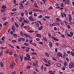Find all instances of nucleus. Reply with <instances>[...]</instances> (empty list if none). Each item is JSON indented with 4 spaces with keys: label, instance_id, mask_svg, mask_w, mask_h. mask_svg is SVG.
<instances>
[{
    "label": "nucleus",
    "instance_id": "33",
    "mask_svg": "<svg viewBox=\"0 0 74 74\" xmlns=\"http://www.w3.org/2000/svg\"><path fill=\"white\" fill-rule=\"evenodd\" d=\"M13 36L14 38H16L17 37V34H13Z\"/></svg>",
    "mask_w": 74,
    "mask_h": 74
},
{
    "label": "nucleus",
    "instance_id": "23",
    "mask_svg": "<svg viewBox=\"0 0 74 74\" xmlns=\"http://www.w3.org/2000/svg\"><path fill=\"white\" fill-rule=\"evenodd\" d=\"M30 4V2L29 1H27L26 3H25V4L26 5H29Z\"/></svg>",
    "mask_w": 74,
    "mask_h": 74
},
{
    "label": "nucleus",
    "instance_id": "12",
    "mask_svg": "<svg viewBox=\"0 0 74 74\" xmlns=\"http://www.w3.org/2000/svg\"><path fill=\"white\" fill-rule=\"evenodd\" d=\"M30 49V48H29V47H27V48L26 49V51L27 52H28L29 51V50Z\"/></svg>",
    "mask_w": 74,
    "mask_h": 74
},
{
    "label": "nucleus",
    "instance_id": "21",
    "mask_svg": "<svg viewBox=\"0 0 74 74\" xmlns=\"http://www.w3.org/2000/svg\"><path fill=\"white\" fill-rule=\"evenodd\" d=\"M32 45L34 46H37V45L36 43L34 42H33L32 43Z\"/></svg>",
    "mask_w": 74,
    "mask_h": 74
},
{
    "label": "nucleus",
    "instance_id": "25",
    "mask_svg": "<svg viewBox=\"0 0 74 74\" xmlns=\"http://www.w3.org/2000/svg\"><path fill=\"white\" fill-rule=\"evenodd\" d=\"M45 18L47 19H50V16H45Z\"/></svg>",
    "mask_w": 74,
    "mask_h": 74
},
{
    "label": "nucleus",
    "instance_id": "15",
    "mask_svg": "<svg viewBox=\"0 0 74 74\" xmlns=\"http://www.w3.org/2000/svg\"><path fill=\"white\" fill-rule=\"evenodd\" d=\"M24 19V17H22L19 20V22H21L23 21V20Z\"/></svg>",
    "mask_w": 74,
    "mask_h": 74
},
{
    "label": "nucleus",
    "instance_id": "14",
    "mask_svg": "<svg viewBox=\"0 0 74 74\" xmlns=\"http://www.w3.org/2000/svg\"><path fill=\"white\" fill-rule=\"evenodd\" d=\"M40 11H41V10H39L37 9H33L32 10V11H33V12H40Z\"/></svg>",
    "mask_w": 74,
    "mask_h": 74
},
{
    "label": "nucleus",
    "instance_id": "17",
    "mask_svg": "<svg viewBox=\"0 0 74 74\" xmlns=\"http://www.w3.org/2000/svg\"><path fill=\"white\" fill-rule=\"evenodd\" d=\"M45 55L46 56H47L48 58H49V54L47 52H46L45 53Z\"/></svg>",
    "mask_w": 74,
    "mask_h": 74
},
{
    "label": "nucleus",
    "instance_id": "24",
    "mask_svg": "<svg viewBox=\"0 0 74 74\" xmlns=\"http://www.w3.org/2000/svg\"><path fill=\"white\" fill-rule=\"evenodd\" d=\"M17 10V9L16 8H13L12 10V11L13 12H15V11H16Z\"/></svg>",
    "mask_w": 74,
    "mask_h": 74
},
{
    "label": "nucleus",
    "instance_id": "56",
    "mask_svg": "<svg viewBox=\"0 0 74 74\" xmlns=\"http://www.w3.org/2000/svg\"><path fill=\"white\" fill-rule=\"evenodd\" d=\"M14 56L15 58H16V59H18V56L17 55H16V54H14Z\"/></svg>",
    "mask_w": 74,
    "mask_h": 74
},
{
    "label": "nucleus",
    "instance_id": "3",
    "mask_svg": "<svg viewBox=\"0 0 74 74\" xmlns=\"http://www.w3.org/2000/svg\"><path fill=\"white\" fill-rule=\"evenodd\" d=\"M63 2H64V4L65 5H70V1L69 0H62Z\"/></svg>",
    "mask_w": 74,
    "mask_h": 74
},
{
    "label": "nucleus",
    "instance_id": "29",
    "mask_svg": "<svg viewBox=\"0 0 74 74\" xmlns=\"http://www.w3.org/2000/svg\"><path fill=\"white\" fill-rule=\"evenodd\" d=\"M43 40L45 42L47 41V39L45 37L43 38Z\"/></svg>",
    "mask_w": 74,
    "mask_h": 74
},
{
    "label": "nucleus",
    "instance_id": "28",
    "mask_svg": "<svg viewBox=\"0 0 74 74\" xmlns=\"http://www.w3.org/2000/svg\"><path fill=\"white\" fill-rule=\"evenodd\" d=\"M12 43H15L17 42V41L15 40H12Z\"/></svg>",
    "mask_w": 74,
    "mask_h": 74
},
{
    "label": "nucleus",
    "instance_id": "10",
    "mask_svg": "<svg viewBox=\"0 0 74 74\" xmlns=\"http://www.w3.org/2000/svg\"><path fill=\"white\" fill-rule=\"evenodd\" d=\"M28 19H29L31 21H34V18H33L32 16H29Z\"/></svg>",
    "mask_w": 74,
    "mask_h": 74
},
{
    "label": "nucleus",
    "instance_id": "5",
    "mask_svg": "<svg viewBox=\"0 0 74 74\" xmlns=\"http://www.w3.org/2000/svg\"><path fill=\"white\" fill-rule=\"evenodd\" d=\"M49 46L50 48H52L53 47V44L51 41L49 42Z\"/></svg>",
    "mask_w": 74,
    "mask_h": 74
},
{
    "label": "nucleus",
    "instance_id": "30",
    "mask_svg": "<svg viewBox=\"0 0 74 74\" xmlns=\"http://www.w3.org/2000/svg\"><path fill=\"white\" fill-rule=\"evenodd\" d=\"M56 20L57 21H58L59 22H61V20L59 18H56Z\"/></svg>",
    "mask_w": 74,
    "mask_h": 74
},
{
    "label": "nucleus",
    "instance_id": "32",
    "mask_svg": "<svg viewBox=\"0 0 74 74\" xmlns=\"http://www.w3.org/2000/svg\"><path fill=\"white\" fill-rule=\"evenodd\" d=\"M25 14L26 16H28V13L26 11H25Z\"/></svg>",
    "mask_w": 74,
    "mask_h": 74
},
{
    "label": "nucleus",
    "instance_id": "62",
    "mask_svg": "<svg viewBox=\"0 0 74 74\" xmlns=\"http://www.w3.org/2000/svg\"><path fill=\"white\" fill-rule=\"evenodd\" d=\"M66 60L67 62H69V58L68 57H66Z\"/></svg>",
    "mask_w": 74,
    "mask_h": 74
},
{
    "label": "nucleus",
    "instance_id": "50",
    "mask_svg": "<svg viewBox=\"0 0 74 74\" xmlns=\"http://www.w3.org/2000/svg\"><path fill=\"white\" fill-rule=\"evenodd\" d=\"M27 38H28L30 40L32 38V37L30 35H28Z\"/></svg>",
    "mask_w": 74,
    "mask_h": 74
},
{
    "label": "nucleus",
    "instance_id": "26",
    "mask_svg": "<svg viewBox=\"0 0 74 74\" xmlns=\"http://www.w3.org/2000/svg\"><path fill=\"white\" fill-rule=\"evenodd\" d=\"M23 44L26 46H29V44L27 43H24Z\"/></svg>",
    "mask_w": 74,
    "mask_h": 74
},
{
    "label": "nucleus",
    "instance_id": "37",
    "mask_svg": "<svg viewBox=\"0 0 74 74\" xmlns=\"http://www.w3.org/2000/svg\"><path fill=\"white\" fill-rule=\"evenodd\" d=\"M22 37L20 38H19L18 39V41L19 42H21L22 41Z\"/></svg>",
    "mask_w": 74,
    "mask_h": 74
},
{
    "label": "nucleus",
    "instance_id": "60",
    "mask_svg": "<svg viewBox=\"0 0 74 74\" xmlns=\"http://www.w3.org/2000/svg\"><path fill=\"white\" fill-rule=\"evenodd\" d=\"M42 2L44 4H45L46 3V0H42Z\"/></svg>",
    "mask_w": 74,
    "mask_h": 74
},
{
    "label": "nucleus",
    "instance_id": "31",
    "mask_svg": "<svg viewBox=\"0 0 74 74\" xmlns=\"http://www.w3.org/2000/svg\"><path fill=\"white\" fill-rule=\"evenodd\" d=\"M56 25V23H53L51 24V26L53 27H54Z\"/></svg>",
    "mask_w": 74,
    "mask_h": 74
},
{
    "label": "nucleus",
    "instance_id": "36",
    "mask_svg": "<svg viewBox=\"0 0 74 74\" xmlns=\"http://www.w3.org/2000/svg\"><path fill=\"white\" fill-rule=\"evenodd\" d=\"M37 22L41 26H42V24L40 21H38Z\"/></svg>",
    "mask_w": 74,
    "mask_h": 74
},
{
    "label": "nucleus",
    "instance_id": "18",
    "mask_svg": "<svg viewBox=\"0 0 74 74\" xmlns=\"http://www.w3.org/2000/svg\"><path fill=\"white\" fill-rule=\"evenodd\" d=\"M34 7H35V8H38V5H37V3L36 2H35L34 3Z\"/></svg>",
    "mask_w": 74,
    "mask_h": 74
},
{
    "label": "nucleus",
    "instance_id": "51",
    "mask_svg": "<svg viewBox=\"0 0 74 74\" xmlns=\"http://www.w3.org/2000/svg\"><path fill=\"white\" fill-rule=\"evenodd\" d=\"M61 37L63 38H65V36H64V35L63 34H61Z\"/></svg>",
    "mask_w": 74,
    "mask_h": 74
},
{
    "label": "nucleus",
    "instance_id": "1",
    "mask_svg": "<svg viewBox=\"0 0 74 74\" xmlns=\"http://www.w3.org/2000/svg\"><path fill=\"white\" fill-rule=\"evenodd\" d=\"M74 66V64L73 62H71L69 64V68L70 69H73V68Z\"/></svg>",
    "mask_w": 74,
    "mask_h": 74
},
{
    "label": "nucleus",
    "instance_id": "27",
    "mask_svg": "<svg viewBox=\"0 0 74 74\" xmlns=\"http://www.w3.org/2000/svg\"><path fill=\"white\" fill-rule=\"evenodd\" d=\"M20 61L21 62H22L23 59V56H21L20 57Z\"/></svg>",
    "mask_w": 74,
    "mask_h": 74
},
{
    "label": "nucleus",
    "instance_id": "13",
    "mask_svg": "<svg viewBox=\"0 0 74 74\" xmlns=\"http://www.w3.org/2000/svg\"><path fill=\"white\" fill-rule=\"evenodd\" d=\"M43 27L42 26H41L38 28V30L39 31H41L42 30V29H43Z\"/></svg>",
    "mask_w": 74,
    "mask_h": 74
},
{
    "label": "nucleus",
    "instance_id": "61",
    "mask_svg": "<svg viewBox=\"0 0 74 74\" xmlns=\"http://www.w3.org/2000/svg\"><path fill=\"white\" fill-rule=\"evenodd\" d=\"M12 64L14 66H15L16 65V64L15 62H14V61H12Z\"/></svg>",
    "mask_w": 74,
    "mask_h": 74
},
{
    "label": "nucleus",
    "instance_id": "7",
    "mask_svg": "<svg viewBox=\"0 0 74 74\" xmlns=\"http://www.w3.org/2000/svg\"><path fill=\"white\" fill-rule=\"evenodd\" d=\"M24 8L23 5V4L21 3L20 4V6L19 7V9L20 10H22Z\"/></svg>",
    "mask_w": 74,
    "mask_h": 74
},
{
    "label": "nucleus",
    "instance_id": "4",
    "mask_svg": "<svg viewBox=\"0 0 74 74\" xmlns=\"http://www.w3.org/2000/svg\"><path fill=\"white\" fill-rule=\"evenodd\" d=\"M68 56V54L65 53H64V54L63 55V57L64 59L66 58V57H67Z\"/></svg>",
    "mask_w": 74,
    "mask_h": 74
},
{
    "label": "nucleus",
    "instance_id": "52",
    "mask_svg": "<svg viewBox=\"0 0 74 74\" xmlns=\"http://www.w3.org/2000/svg\"><path fill=\"white\" fill-rule=\"evenodd\" d=\"M64 6V4L63 3H61L60 5L61 7V8L63 7Z\"/></svg>",
    "mask_w": 74,
    "mask_h": 74
},
{
    "label": "nucleus",
    "instance_id": "34",
    "mask_svg": "<svg viewBox=\"0 0 74 74\" xmlns=\"http://www.w3.org/2000/svg\"><path fill=\"white\" fill-rule=\"evenodd\" d=\"M20 34L21 36L22 37L23 36V33L22 31H20Z\"/></svg>",
    "mask_w": 74,
    "mask_h": 74
},
{
    "label": "nucleus",
    "instance_id": "16",
    "mask_svg": "<svg viewBox=\"0 0 74 74\" xmlns=\"http://www.w3.org/2000/svg\"><path fill=\"white\" fill-rule=\"evenodd\" d=\"M36 36H37V37H42L41 35L39 33L36 34Z\"/></svg>",
    "mask_w": 74,
    "mask_h": 74
},
{
    "label": "nucleus",
    "instance_id": "39",
    "mask_svg": "<svg viewBox=\"0 0 74 74\" xmlns=\"http://www.w3.org/2000/svg\"><path fill=\"white\" fill-rule=\"evenodd\" d=\"M68 20L69 22H71V20H72V18H71V17H69V18Z\"/></svg>",
    "mask_w": 74,
    "mask_h": 74
},
{
    "label": "nucleus",
    "instance_id": "11",
    "mask_svg": "<svg viewBox=\"0 0 74 74\" xmlns=\"http://www.w3.org/2000/svg\"><path fill=\"white\" fill-rule=\"evenodd\" d=\"M23 22L24 23H26L27 24L29 23V21L28 20H24L23 21Z\"/></svg>",
    "mask_w": 74,
    "mask_h": 74
},
{
    "label": "nucleus",
    "instance_id": "53",
    "mask_svg": "<svg viewBox=\"0 0 74 74\" xmlns=\"http://www.w3.org/2000/svg\"><path fill=\"white\" fill-rule=\"evenodd\" d=\"M31 66H27L26 67V68L27 69H30L31 68Z\"/></svg>",
    "mask_w": 74,
    "mask_h": 74
},
{
    "label": "nucleus",
    "instance_id": "2",
    "mask_svg": "<svg viewBox=\"0 0 74 74\" xmlns=\"http://www.w3.org/2000/svg\"><path fill=\"white\" fill-rule=\"evenodd\" d=\"M62 54L61 53V52H58V53H57L56 58H59L60 57L62 58Z\"/></svg>",
    "mask_w": 74,
    "mask_h": 74
},
{
    "label": "nucleus",
    "instance_id": "45",
    "mask_svg": "<svg viewBox=\"0 0 74 74\" xmlns=\"http://www.w3.org/2000/svg\"><path fill=\"white\" fill-rule=\"evenodd\" d=\"M23 35L24 36H25L26 38H27L28 36V35L27 34L25 33H24Z\"/></svg>",
    "mask_w": 74,
    "mask_h": 74
},
{
    "label": "nucleus",
    "instance_id": "49",
    "mask_svg": "<svg viewBox=\"0 0 74 74\" xmlns=\"http://www.w3.org/2000/svg\"><path fill=\"white\" fill-rule=\"evenodd\" d=\"M13 2L14 4H15L16 3V0H13Z\"/></svg>",
    "mask_w": 74,
    "mask_h": 74
},
{
    "label": "nucleus",
    "instance_id": "58",
    "mask_svg": "<svg viewBox=\"0 0 74 74\" xmlns=\"http://www.w3.org/2000/svg\"><path fill=\"white\" fill-rule=\"evenodd\" d=\"M5 39V36H3L1 38V40H4Z\"/></svg>",
    "mask_w": 74,
    "mask_h": 74
},
{
    "label": "nucleus",
    "instance_id": "35",
    "mask_svg": "<svg viewBox=\"0 0 74 74\" xmlns=\"http://www.w3.org/2000/svg\"><path fill=\"white\" fill-rule=\"evenodd\" d=\"M42 15H39L38 17V18L39 19H41L42 18Z\"/></svg>",
    "mask_w": 74,
    "mask_h": 74
},
{
    "label": "nucleus",
    "instance_id": "55",
    "mask_svg": "<svg viewBox=\"0 0 74 74\" xmlns=\"http://www.w3.org/2000/svg\"><path fill=\"white\" fill-rule=\"evenodd\" d=\"M2 20L3 21H5L6 20V18L5 17L2 18Z\"/></svg>",
    "mask_w": 74,
    "mask_h": 74
},
{
    "label": "nucleus",
    "instance_id": "19",
    "mask_svg": "<svg viewBox=\"0 0 74 74\" xmlns=\"http://www.w3.org/2000/svg\"><path fill=\"white\" fill-rule=\"evenodd\" d=\"M6 8L7 7L6 5H3L2 6V9H3L5 10Z\"/></svg>",
    "mask_w": 74,
    "mask_h": 74
},
{
    "label": "nucleus",
    "instance_id": "59",
    "mask_svg": "<svg viewBox=\"0 0 74 74\" xmlns=\"http://www.w3.org/2000/svg\"><path fill=\"white\" fill-rule=\"evenodd\" d=\"M22 40L24 42L25 40V38H22Z\"/></svg>",
    "mask_w": 74,
    "mask_h": 74
},
{
    "label": "nucleus",
    "instance_id": "44",
    "mask_svg": "<svg viewBox=\"0 0 74 74\" xmlns=\"http://www.w3.org/2000/svg\"><path fill=\"white\" fill-rule=\"evenodd\" d=\"M31 54L32 55H36L37 54V53L36 52H32V53Z\"/></svg>",
    "mask_w": 74,
    "mask_h": 74
},
{
    "label": "nucleus",
    "instance_id": "9",
    "mask_svg": "<svg viewBox=\"0 0 74 74\" xmlns=\"http://www.w3.org/2000/svg\"><path fill=\"white\" fill-rule=\"evenodd\" d=\"M36 26L37 27H39L40 26V25L37 22H35Z\"/></svg>",
    "mask_w": 74,
    "mask_h": 74
},
{
    "label": "nucleus",
    "instance_id": "46",
    "mask_svg": "<svg viewBox=\"0 0 74 74\" xmlns=\"http://www.w3.org/2000/svg\"><path fill=\"white\" fill-rule=\"evenodd\" d=\"M40 69L41 70H43L44 69V66L43 65H42L40 67Z\"/></svg>",
    "mask_w": 74,
    "mask_h": 74
},
{
    "label": "nucleus",
    "instance_id": "63",
    "mask_svg": "<svg viewBox=\"0 0 74 74\" xmlns=\"http://www.w3.org/2000/svg\"><path fill=\"white\" fill-rule=\"evenodd\" d=\"M36 41H39L40 40V39L39 38H37L36 39Z\"/></svg>",
    "mask_w": 74,
    "mask_h": 74
},
{
    "label": "nucleus",
    "instance_id": "64",
    "mask_svg": "<svg viewBox=\"0 0 74 74\" xmlns=\"http://www.w3.org/2000/svg\"><path fill=\"white\" fill-rule=\"evenodd\" d=\"M53 9V8L52 6H50L49 8V10H51Z\"/></svg>",
    "mask_w": 74,
    "mask_h": 74
},
{
    "label": "nucleus",
    "instance_id": "22",
    "mask_svg": "<svg viewBox=\"0 0 74 74\" xmlns=\"http://www.w3.org/2000/svg\"><path fill=\"white\" fill-rule=\"evenodd\" d=\"M42 60L44 61L46 63H47V60L44 58H42Z\"/></svg>",
    "mask_w": 74,
    "mask_h": 74
},
{
    "label": "nucleus",
    "instance_id": "48",
    "mask_svg": "<svg viewBox=\"0 0 74 74\" xmlns=\"http://www.w3.org/2000/svg\"><path fill=\"white\" fill-rule=\"evenodd\" d=\"M56 25L58 26H59L60 25V23L59 22H57L56 21Z\"/></svg>",
    "mask_w": 74,
    "mask_h": 74
},
{
    "label": "nucleus",
    "instance_id": "47",
    "mask_svg": "<svg viewBox=\"0 0 74 74\" xmlns=\"http://www.w3.org/2000/svg\"><path fill=\"white\" fill-rule=\"evenodd\" d=\"M64 23L65 25H67L68 24V23L66 21H64Z\"/></svg>",
    "mask_w": 74,
    "mask_h": 74
},
{
    "label": "nucleus",
    "instance_id": "38",
    "mask_svg": "<svg viewBox=\"0 0 74 74\" xmlns=\"http://www.w3.org/2000/svg\"><path fill=\"white\" fill-rule=\"evenodd\" d=\"M14 66L13 65L11 64L10 66V68L11 69L13 68Z\"/></svg>",
    "mask_w": 74,
    "mask_h": 74
},
{
    "label": "nucleus",
    "instance_id": "6",
    "mask_svg": "<svg viewBox=\"0 0 74 74\" xmlns=\"http://www.w3.org/2000/svg\"><path fill=\"white\" fill-rule=\"evenodd\" d=\"M51 38L56 41H59V39H57L54 37H53V36L51 37Z\"/></svg>",
    "mask_w": 74,
    "mask_h": 74
},
{
    "label": "nucleus",
    "instance_id": "40",
    "mask_svg": "<svg viewBox=\"0 0 74 74\" xmlns=\"http://www.w3.org/2000/svg\"><path fill=\"white\" fill-rule=\"evenodd\" d=\"M8 24V22H6L3 23V25L4 26H6Z\"/></svg>",
    "mask_w": 74,
    "mask_h": 74
},
{
    "label": "nucleus",
    "instance_id": "41",
    "mask_svg": "<svg viewBox=\"0 0 74 74\" xmlns=\"http://www.w3.org/2000/svg\"><path fill=\"white\" fill-rule=\"evenodd\" d=\"M6 10L5 9H1V12H4L6 11Z\"/></svg>",
    "mask_w": 74,
    "mask_h": 74
},
{
    "label": "nucleus",
    "instance_id": "42",
    "mask_svg": "<svg viewBox=\"0 0 74 74\" xmlns=\"http://www.w3.org/2000/svg\"><path fill=\"white\" fill-rule=\"evenodd\" d=\"M0 66L1 67L3 66V63L2 62H0Z\"/></svg>",
    "mask_w": 74,
    "mask_h": 74
},
{
    "label": "nucleus",
    "instance_id": "43",
    "mask_svg": "<svg viewBox=\"0 0 74 74\" xmlns=\"http://www.w3.org/2000/svg\"><path fill=\"white\" fill-rule=\"evenodd\" d=\"M21 49H25L26 48V47L25 46H21Z\"/></svg>",
    "mask_w": 74,
    "mask_h": 74
},
{
    "label": "nucleus",
    "instance_id": "8",
    "mask_svg": "<svg viewBox=\"0 0 74 74\" xmlns=\"http://www.w3.org/2000/svg\"><path fill=\"white\" fill-rule=\"evenodd\" d=\"M70 34H68L69 36L71 38V37H72V36H73V32H70Z\"/></svg>",
    "mask_w": 74,
    "mask_h": 74
},
{
    "label": "nucleus",
    "instance_id": "54",
    "mask_svg": "<svg viewBox=\"0 0 74 74\" xmlns=\"http://www.w3.org/2000/svg\"><path fill=\"white\" fill-rule=\"evenodd\" d=\"M48 36L49 37V38H51V34H50V33H48Z\"/></svg>",
    "mask_w": 74,
    "mask_h": 74
},
{
    "label": "nucleus",
    "instance_id": "20",
    "mask_svg": "<svg viewBox=\"0 0 74 74\" xmlns=\"http://www.w3.org/2000/svg\"><path fill=\"white\" fill-rule=\"evenodd\" d=\"M15 27L14 25H12V29L13 31H15Z\"/></svg>",
    "mask_w": 74,
    "mask_h": 74
},
{
    "label": "nucleus",
    "instance_id": "57",
    "mask_svg": "<svg viewBox=\"0 0 74 74\" xmlns=\"http://www.w3.org/2000/svg\"><path fill=\"white\" fill-rule=\"evenodd\" d=\"M61 17L62 18H63L64 17V15H63V13L62 12H61Z\"/></svg>",
    "mask_w": 74,
    "mask_h": 74
}]
</instances>
